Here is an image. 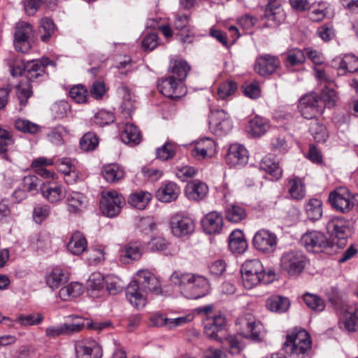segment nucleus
<instances>
[{
	"label": "nucleus",
	"instance_id": "1",
	"mask_svg": "<svg viewBox=\"0 0 358 358\" xmlns=\"http://www.w3.org/2000/svg\"><path fill=\"white\" fill-rule=\"evenodd\" d=\"M284 348L287 353L296 358H303L311 348V340L304 329H295L287 336Z\"/></svg>",
	"mask_w": 358,
	"mask_h": 358
},
{
	"label": "nucleus",
	"instance_id": "2",
	"mask_svg": "<svg viewBox=\"0 0 358 358\" xmlns=\"http://www.w3.org/2000/svg\"><path fill=\"white\" fill-rule=\"evenodd\" d=\"M241 273L242 284L248 289L263 281L265 276V271L262 262L256 259L246 260L241 266Z\"/></svg>",
	"mask_w": 358,
	"mask_h": 358
},
{
	"label": "nucleus",
	"instance_id": "3",
	"mask_svg": "<svg viewBox=\"0 0 358 358\" xmlns=\"http://www.w3.org/2000/svg\"><path fill=\"white\" fill-rule=\"evenodd\" d=\"M306 257L298 250L285 252L280 257V268L290 275L301 273L305 268Z\"/></svg>",
	"mask_w": 358,
	"mask_h": 358
},
{
	"label": "nucleus",
	"instance_id": "4",
	"mask_svg": "<svg viewBox=\"0 0 358 358\" xmlns=\"http://www.w3.org/2000/svg\"><path fill=\"white\" fill-rule=\"evenodd\" d=\"M125 204V200L122 194L115 190L103 192L100 201V207L104 215L108 217H115L120 212Z\"/></svg>",
	"mask_w": 358,
	"mask_h": 358
},
{
	"label": "nucleus",
	"instance_id": "5",
	"mask_svg": "<svg viewBox=\"0 0 358 358\" xmlns=\"http://www.w3.org/2000/svg\"><path fill=\"white\" fill-rule=\"evenodd\" d=\"M252 244L259 252L268 254L275 250L278 238L271 231L262 229L255 233L252 239Z\"/></svg>",
	"mask_w": 358,
	"mask_h": 358
},
{
	"label": "nucleus",
	"instance_id": "6",
	"mask_svg": "<svg viewBox=\"0 0 358 358\" xmlns=\"http://www.w3.org/2000/svg\"><path fill=\"white\" fill-rule=\"evenodd\" d=\"M209 128L217 136L227 134L232 129L229 115L222 109L212 111L209 117Z\"/></svg>",
	"mask_w": 358,
	"mask_h": 358
},
{
	"label": "nucleus",
	"instance_id": "7",
	"mask_svg": "<svg viewBox=\"0 0 358 358\" xmlns=\"http://www.w3.org/2000/svg\"><path fill=\"white\" fill-rule=\"evenodd\" d=\"M236 324L240 326L241 334L245 338L259 340L264 331L262 324L256 320L252 315H245L239 317Z\"/></svg>",
	"mask_w": 358,
	"mask_h": 358
},
{
	"label": "nucleus",
	"instance_id": "8",
	"mask_svg": "<svg viewBox=\"0 0 358 358\" xmlns=\"http://www.w3.org/2000/svg\"><path fill=\"white\" fill-rule=\"evenodd\" d=\"M33 29L30 24L24 22L16 24L14 33V46L17 51L27 52L31 48V37Z\"/></svg>",
	"mask_w": 358,
	"mask_h": 358
},
{
	"label": "nucleus",
	"instance_id": "9",
	"mask_svg": "<svg viewBox=\"0 0 358 358\" xmlns=\"http://www.w3.org/2000/svg\"><path fill=\"white\" fill-rule=\"evenodd\" d=\"M299 109L305 118L313 119L322 113L323 106L318 95L311 93L301 98Z\"/></svg>",
	"mask_w": 358,
	"mask_h": 358
},
{
	"label": "nucleus",
	"instance_id": "10",
	"mask_svg": "<svg viewBox=\"0 0 358 358\" xmlns=\"http://www.w3.org/2000/svg\"><path fill=\"white\" fill-rule=\"evenodd\" d=\"M134 282L145 292L159 295L162 293L161 284L158 278L148 270H140L136 274Z\"/></svg>",
	"mask_w": 358,
	"mask_h": 358
},
{
	"label": "nucleus",
	"instance_id": "11",
	"mask_svg": "<svg viewBox=\"0 0 358 358\" xmlns=\"http://www.w3.org/2000/svg\"><path fill=\"white\" fill-rule=\"evenodd\" d=\"M159 92L172 99H179L187 93V90L182 82L177 80L173 76L162 79L158 84Z\"/></svg>",
	"mask_w": 358,
	"mask_h": 358
},
{
	"label": "nucleus",
	"instance_id": "12",
	"mask_svg": "<svg viewBox=\"0 0 358 358\" xmlns=\"http://www.w3.org/2000/svg\"><path fill=\"white\" fill-rule=\"evenodd\" d=\"M331 206L338 211L349 212L353 207L352 197L345 187H339L329 196Z\"/></svg>",
	"mask_w": 358,
	"mask_h": 358
},
{
	"label": "nucleus",
	"instance_id": "13",
	"mask_svg": "<svg viewBox=\"0 0 358 358\" xmlns=\"http://www.w3.org/2000/svg\"><path fill=\"white\" fill-rule=\"evenodd\" d=\"M170 228L176 237H182L192 234L194 230V222L189 217L176 213L171 217Z\"/></svg>",
	"mask_w": 358,
	"mask_h": 358
},
{
	"label": "nucleus",
	"instance_id": "14",
	"mask_svg": "<svg viewBox=\"0 0 358 358\" xmlns=\"http://www.w3.org/2000/svg\"><path fill=\"white\" fill-rule=\"evenodd\" d=\"M301 242L307 250L313 252L322 251L328 245L326 236L318 231H309L301 237Z\"/></svg>",
	"mask_w": 358,
	"mask_h": 358
},
{
	"label": "nucleus",
	"instance_id": "15",
	"mask_svg": "<svg viewBox=\"0 0 358 358\" xmlns=\"http://www.w3.org/2000/svg\"><path fill=\"white\" fill-rule=\"evenodd\" d=\"M76 358H101L102 350L94 340L78 341L75 344Z\"/></svg>",
	"mask_w": 358,
	"mask_h": 358
},
{
	"label": "nucleus",
	"instance_id": "16",
	"mask_svg": "<svg viewBox=\"0 0 358 358\" xmlns=\"http://www.w3.org/2000/svg\"><path fill=\"white\" fill-rule=\"evenodd\" d=\"M208 289L209 284L208 280L201 275L193 274V279L189 280L184 296L187 299H197L205 296L208 293Z\"/></svg>",
	"mask_w": 358,
	"mask_h": 358
},
{
	"label": "nucleus",
	"instance_id": "17",
	"mask_svg": "<svg viewBox=\"0 0 358 358\" xmlns=\"http://www.w3.org/2000/svg\"><path fill=\"white\" fill-rule=\"evenodd\" d=\"M216 153V145L213 140L206 138L198 141L191 150L192 156L198 161L211 158Z\"/></svg>",
	"mask_w": 358,
	"mask_h": 358
},
{
	"label": "nucleus",
	"instance_id": "18",
	"mask_svg": "<svg viewBox=\"0 0 358 358\" xmlns=\"http://www.w3.org/2000/svg\"><path fill=\"white\" fill-rule=\"evenodd\" d=\"M41 192L44 199L52 204L59 203L66 196L65 187L59 184L43 182L41 186Z\"/></svg>",
	"mask_w": 358,
	"mask_h": 358
},
{
	"label": "nucleus",
	"instance_id": "19",
	"mask_svg": "<svg viewBox=\"0 0 358 358\" xmlns=\"http://www.w3.org/2000/svg\"><path fill=\"white\" fill-rule=\"evenodd\" d=\"M279 66L280 61L276 57L264 55L257 59L255 70L258 74L266 76L275 72Z\"/></svg>",
	"mask_w": 358,
	"mask_h": 358
},
{
	"label": "nucleus",
	"instance_id": "20",
	"mask_svg": "<svg viewBox=\"0 0 358 358\" xmlns=\"http://www.w3.org/2000/svg\"><path fill=\"white\" fill-rule=\"evenodd\" d=\"M332 66L338 70L339 76L354 73L358 71V58L350 54L343 57H336L332 61Z\"/></svg>",
	"mask_w": 358,
	"mask_h": 358
},
{
	"label": "nucleus",
	"instance_id": "21",
	"mask_svg": "<svg viewBox=\"0 0 358 358\" xmlns=\"http://www.w3.org/2000/svg\"><path fill=\"white\" fill-rule=\"evenodd\" d=\"M339 322L348 331H358V304L347 306L340 317Z\"/></svg>",
	"mask_w": 358,
	"mask_h": 358
},
{
	"label": "nucleus",
	"instance_id": "22",
	"mask_svg": "<svg viewBox=\"0 0 358 358\" xmlns=\"http://www.w3.org/2000/svg\"><path fill=\"white\" fill-rule=\"evenodd\" d=\"M203 231L208 234H220L223 229V217L220 213L213 211L202 220Z\"/></svg>",
	"mask_w": 358,
	"mask_h": 358
},
{
	"label": "nucleus",
	"instance_id": "23",
	"mask_svg": "<svg viewBox=\"0 0 358 358\" xmlns=\"http://www.w3.org/2000/svg\"><path fill=\"white\" fill-rule=\"evenodd\" d=\"M226 160L231 166L246 164L248 160V150L242 145L233 144L229 148Z\"/></svg>",
	"mask_w": 358,
	"mask_h": 358
},
{
	"label": "nucleus",
	"instance_id": "24",
	"mask_svg": "<svg viewBox=\"0 0 358 358\" xmlns=\"http://www.w3.org/2000/svg\"><path fill=\"white\" fill-rule=\"evenodd\" d=\"M285 14L278 2H269L264 11V17L268 27H275L285 20Z\"/></svg>",
	"mask_w": 358,
	"mask_h": 358
},
{
	"label": "nucleus",
	"instance_id": "25",
	"mask_svg": "<svg viewBox=\"0 0 358 358\" xmlns=\"http://www.w3.org/2000/svg\"><path fill=\"white\" fill-rule=\"evenodd\" d=\"M180 194V187L173 182L163 183L156 192V197L162 202L176 201Z\"/></svg>",
	"mask_w": 358,
	"mask_h": 358
},
{
	"label": "nucleus",
	"instance_id": "26",
	"mask_svg": "<svg viewBox=\"0 0 358 358\" xmlns=\"http://www.w3.org/2000/svg\"><path fill=\"white\" fill-rule=\"evenodd\" d=\"M50 64H53V62L48 58L28 62L24 67L27 72V78H25L30 81L38 78L44 73L45 66Z\"/></svg>",
	"mask_w": 358,
	"mask_h": 358
},
{
	"label": "nucleus",
	"instance_id": "27",
	"mask_svg": "<svg viewBox=\"0 0 358 358\" xmlns=\"http://www.w3.org/2000/svg\"><path fill=\"white\" fill-rule=\"evenodd\" d=\"M226 324L225 317L221 313H217L206 320L204 325L205 335L212 339H217V333Z\"/></svg>",
	"mask_w": 358,
	"mask_h": 358
},
{
	"label": "nucleus",
	"instance_id": "28",
	"mask_svg": "<svg viewBox=\"0 0 358 358\" xmlns=\"http://www.w3.org/2000/svg\"><path fill=\"white\" fill-rule=\"evenodd\" d=\"M66 203L70 213L80 214L87 208V200L86 196L78 192H72L67 195Z\"/></svg>",
	"mask_w": 358,
	"mask_h": 358
},
{
	"label": "nucleus",
	"instance_id": "29",
	"mask_svg": "<svg viewBox=\"0 0 358 358\" xmlns=\"http://www.w3.org/2000/svg\"><path fill=\"white\" fill-rule=\"evenodd\" d=\"M141 290L142 289L134 282L128 285L126 290V297L127 300L136 308H143L147 302L145 294H143Z\"/></svg>",
	"mask_w": 358,
	"mask_h": 358
},
{
	"label": "nucleus",
	"instance_id": "30",
	"mask_svg": "<svg viewBox=\"0 0 358 358\" xmlns=\"http://www.w3.org/2000/svg\"><path fill=\"white\" fill-rule=\"evenodd\" d=\"M208 192L207 185L200 180H193L189 182L185 187V194L187 198L193 201L203 199Z\"/></svg>",
	"mask_w": 358,
	"mask_h": 358
},
{
	"label": "nucleus",
	"instance_id": "31",
	"mask_svg": "<svg viewBox=\"0 0 358 358\" xmlns=\"http://www.w3.org/2000/svg\"><path fill=\"white\" fill-rule=\"evenodd\" d=\"M87 248V241L84 234L79 231L73 232L67 244L68 250L74 255H80Z\"/></svg>",
	"mask_w": 358,
	"mask_h": 358
},
{
	"label": "nucleus",
	"instance_id": "32",
	"mask_svg": "<svg viewBox=\"0 0 358 358\" xmlns=\"http://www.w3.org/2000/svg\"><path fill=\"white\" fill-rule=\"evenodd\" d=\"M142 253L143 247L140 243H129L120 251V260L124 263H129V260L136 261L141 258Z\"/></svg>",
	"mask_w": 358,
	"mask_h": 358
},
{
	"label": "nucleus",
	"instance_id": "33",
	"mask_svg": "<svg viewBox=\"0 0 358 358\" xmlns=\"http://www.w3.org/2000/svg\"><path fill=\"white\" fill-rule=\"evenodd\" d=\"M346 221L342 217H334L327 224V232L335 238L343 240L346 236Z\"/></svg>",
	"mask_w": 358,
	"mask_h": 358
},
{
	"label": "nucleus",
	"instance_id": "34",
	"mask_svg": "<svg viewBox=\"0 0 358 358\" xmlns=\"http://www.w3.org/2000/svg\"><path fill=\"white\" fill-rule=\"evenodd\" d=\"M288 193L295 200H301L306 196V185L303 180L298 176H293L288 180Z\"/></svg>",
	"mask_w": 358,
	"mask_h": 358
},
{
	"label": "nucleus",
	"instance_id": "35",
	"mask_svg": "<svg viewBox=\"0 0 358 358\" xmlns=\"http://www.w3.org/2000/svg\"><path fill=\"white\" fill-rule=\"evenodd\" d=\"M229 248L234 253H243L247 248L248 243L244 235L241 230L233 231L229 238Z\"/></svg>",
	"mask_w": 358,
	"mask_h": 358
},
{
	"label": "nucleus",
	"instance_id": "36",
	"mask_svg": "<svg viewBox=\"0 0 358 358\" xmlns=\"http://www.w3.org/2000/svg\"><path fill=\"white\" fill-rule=\"evenodd\" d=\"M84 291L82 284L74 282L62 287L59 292V297L63 301H71L81 295Z\"/></svg>",
	"mask_w": 358,
	"mask_h": 358
},
{
	"label": "nucleus",
	"instance_id": "37",
	"mask_svg": "<svg viewBox=\"0 0 358 358\" xmlns=\"http://www.w3.org/2000/svg\"><path fill=\"white\" fill-rule=\"evenodd\" d=\"M260 169L268 173L274 180L281 178L282 171L272 155L265 156L260 163Z\"/></svg>",
	"mask_w": 358,
	"mask_h": 358
},
{
	"label": "nucleus",
	"instance_id": "38",
	"mask_svg": "<svg viewBox=\"0 0 358 358\" xmlns=\"http://www.w3.org/2000/svg\"><path fill=\"white\" fill-rule=\"evenodd\" d=\"M101 173L105 180L110 183H115L120 180L124 176V171L116 164L104 166L102 168Z\"/></svg>",
	"mask_w": 358,
	"mask_h": 358
},
{
	"label": "nucleus",
	"instance_id": "39",
	"mask_svg": "<svg viewBox=\"0 0 358 358\" xmlns=\"http://www.w3.org/2000/svg\"><path fill=\"white\" fill-rule=\"evenodd\" d=\"M121 139L125 144L132 145L138 144L141 142V137L137 127L134 124H126L121 134Z\"/></svg>",
	"mask_w": 358,
	"mask_h": 358
},
{
	"label": "nucleus",
	"instance_id": "40",
	"mask_svg": "<svg viewBox=\"0 0 358 358\" xmlns=\"http://www.w3.org/2000/svg\"><path fill=\"white\" fill-rule=\"evenodd\" d=\"M68 278L63 270L55 268L45 275V282L52 289H57L61 285L66 282Z\"/></svg>",
	"mask_w": 358,
	"mask_h": 358
},
{
	"label": "nucleus",
	"instance_id": "41",
	"mask_svg": "<svg viewBox=\"0 0 358 358\" xmlns=\"http://www.w3.org/2000/svg\"><path fill=\"white\" fill-rule=\"evenodd\" d=\"M289 301L287 298L281 296H272L266 302L267 308L275 313H284L289 308Z\"/></svg>",
	"mask_w": 358,
	"mask_h": 358
},
{
	"label": "nucleus",
	"instance_id": "42",
	"mask_svg": "<svg viewBox=\"0 0 358 358\" xmlns=\"http://www.w3.org/2000/svg\"><path fill=\"white\" fill-rule=\"evenodd\" d=\"M306 61L304 49L292 48L285 53V65L287 68H292L303 64Z\"/></svg>",
	"mask_w": 358,
	"mask_h": 358
},
{
	"label": "nucleus",
	"instance_id": "43",
	"mask_svg": "<svg viewBox=\"0 0 358 358\" xmlns=\"http://www.w3.org/2000/svg\"><path fill=\"white\" fill-rule=\"evenodd\" d=\"M58 169L66 176H71L72 179H66L67 182L76 181L78 174L76 168V162L70 158H63L58 162Z\"/></svg>",
	"mask_w": 358,
	"mask_h": 358
},
{
	"label": "nucleus",
	"instance_id": "44",
	"mask_svg": "<svg viewBox=\"0 0 358 358\" xmlns=\"http://www.w3.org/2000/svg\"><path fill=\"white\" fill-rule=\"evenodd\" d=\"M269 129L267 121L261 117L256 116L249 122L248 132L255 137L264 134Z\"/></svg>",
	"mask_w": 358,
	"mask_h": 358
},
{
	"label": "nucleus",
	"instance_id": "45",
	"mask_svg": "<svg viewBox=\"0 0 358 358\" xmlns=\"http://www.w3.org/2000/svg\"><path fill=\"white\" fill-rule=\"evenodd\" d=\"M152 199V194L148 192H136L129 198V203L133 207L143 210L146 208Z\"/></svg>",
	"mask_w": 358,
	"mask_h": 358
},
{
	"label": "nucleus",
	"instance_id": "46",
	"mask_svg": "<svg viewBox=\"0 0 358 358\" xmlns=\"http://www.w3.org/2000/svg\"><path fill=\"white\" fill-rule=\"evenodd\" d=\"M16 94L21 106H24L28 99L32 95L31 81L22 78L16 87Z\"/></svg>",
	"mask_w": 358,
	"mask_h": 358
},
{
	"label": "nucleus",
	"instance_id": "47",
	"mask_svg": "<svg viewBox=\"0 0 358 358\" xmlns=\"http://www.w3.org/2000/svg\"><path fill=\"white\" fill-rule=\"evenodd\" d=\"M192 279H193V274L189 273L175 271L171 275V281L179 287L183 296H185L186 289L188 287L189 280Z\"/></svg>",
	"mask_w": 358,
	"mask_h": 358
},
{
	"label": "nucleus",
	"instance_id": "48",
	"mask_svg": "<svg viewBox=\"0 0 358 358\" xmlns=\"http://www.w3.org/2000/svg\"><path fill=\"white\" fill-rule=\"evenodd\" d=\"M306 212L309 220L315 221L322 215V201L317 199H311L306 204Z\"/></svg>",
	"mask_w": 358,
	"mask_h": 358
},
{
	"label": "nucleus",
	"instance_id": "49",
	"mask_svg": "<svg viewBox=\"0 0 358 358\" xmlns=\"http://www.w3.org/2000/svg\"><path fill=\"white\" fill-rule=\"evenodd\" d=\"M56 29L54 22L48 17H43L41 20L39 32L41 39L43 42H48Z\"/></svg>",
	"mask_w": 358,
	"mask_h": 358
},
{
	"label": "nucleus",
	"instance_id": "50",
	"mask_svg": "<svg viewBox=\"0 0 358 358\" xmlns=\"http://www.w3.org/2000/svg\"><path fill=\"white\" fill-rule=\"evenodd\" d=\"M226 217L229 222L238 223L246 217V212L238 205H229L226 209Z\"/></svg>",
	"mask_w": 358,
	"mask_h": 358
},
{
	"label": "nucleus",
	"instance_id": "51",
	"mask_svg": "<svg viewBox=\"0 0 358 358\" xmlns=\"http://www.w3.org/2000/svg\"><path fill=\"white\" fill-rule=\"evenodd\" d=\"M237 90V84L232 80H227L222 82L217 87V96L219 99H225L233 95Z\"/></svg>",
	"mask_w": 358,
	"mask_h": 358
},
{
	"label": "nucleus",
	"instance_id": "52",
	"mask_svg": "<svg viewBox=\"0 0 358 358\" xmlns=\"http://www.w3.org/2000/svg\"><path fill=\"white\" fill-rule=\"evenodd\" d=\"M303 299L306 305L315 311L321 312L325 308L324 300L315 294L306 293Z\"/></svg>",
	"mask_w": 358,
	"mask_h": 358
},
{
	"label": "nucleus",
	"instance_id": "53",
	"mask_svg": "<svg viewBox=\"0 0 358 358\" xmlns=\"http://www.w3.org/2000/svg\"><path fill=\"white\" fill-rule=\"evenodd\" d=\"M171 68L173 78L181 82L187 77L189 71V66L184 61H175Z\"/></svg>",
	"mask_w": 358,
	"mask_h": 358
},
{
	"label": "nucleus",
	"instance_id": "54",
	"mask_svg": "<svg viewBox=\"0 0 358 358\" xmlns=\"http://www.w3.org/2000/svg\"><path fill=\"white\" fill-rule=\"evenodd\" d=\"M43 320V316L41 313L19 315L15 321L22 327L34 326L39 324Z\"/></svg>",
	"mask_w": 358,
	"mask_h": 358
},
{
	"label": "nucleus",
	"instance_id": "55",
	"mask_svg": "<svg viewBox=\"0 0 358 358\" xmlns=\"http://www.w3.org/2000/svg\"><path fill=\"white\" fill-rule=\"evenodd\" d=\"M105 280L106 276H103L101 273H93L87 280L88 288L92 291H103Z\"/></svg>",
	"mask_w": 358,
	"mask_h": 358
},
{
	"label": "nucleus",
	"instance_id": "56",
	"mask_svg": "<svg viewBox=\"0 0 358 358\" xmlns=\"http://www.w3.org/2000/svg\"><path fill=\"white\" fill-rule=\"evenodd\" d=\"M99 144V140L96 135L94 133L85 134L80 141V148L85 152L94 150Z\"/></svg>",
	"mask_w": 358,
	"mask_h": 358
},
{
	"label": "nucleus",
	"instance_id": "57",
	"mask_svg": "<svg viewBox=\"0 0 358 358\" xmlns=\"http://www.w3.org/2000/svg\"><path fill=\"white\" fill-rule=\"evenodd\" d=\"M310 131L317 142H324L328 137L326 127L316 121L311 123L310 126Z\"/></svg>",
	"mask_w": 358,
	"mask_h": 358
},
{
	"label": "nucleus",
	"instance_id": "58",
	"mask_svg": "<svg viewBox=\"0 0 358 358\" xmlns=\"http://www.w3.org/2000/svg\"><path fill=\"white\" fill-rule=\"evenodd\" d=\"M56 0H24V8L26 13L29 15H34L38 10L41 4L48 5L54 4Z\"/></svg>",
	"mask_w": 358,
	"mask_h": 358
},
{
	"label": "nucleus",
	"instance_id": "59",
	"mask_svg": "<svg viewBox=\"0 0 358 358\" xmlns=\"http://www.w3.org/2000/svg\"><path fill=\"white\" fill-rule=\"evenodd\" d=\"M15 127L20 131L29 134H36L39 131V126L27 120L17 119L15 122Z\"/></svg>",
	"mask_w": 358,
	"mask_h": 358
},
{
	"label": "nucleus",
	"instance_id": "60",
	"mask_svg": "<svg viewBox=\"0 0 358 358\" xmlns=\"http://www.w3.org/2000/svg\"><path fill=\"white\" fill-rule=\"evenodd\" d=\"M120 94L122 96V103L121 107L123 110L129 113L134 108V100L129 89L126 86H122L120 88Z\"/></svg>",
	"mask_w": 358,
	"mask_h": 358
},
{
	"label": "nucleus",
	"instance_id": "61",
	"mask_svg": "<svg viewBox=\"0 0 358 358\" xmlns=\"http://www.w3.org/2000/svg\"><path fill=\"white\" fill-rule=\"evenodd\" d=\"M157 158L165 161L171 159L175 155V145L171 143H166L156 150Z\"/></svg>",
	"mask_w": 358,
	"mask_h": 358
},
{
	"label": "nucleus",
	"instance_id": "62",
	"mask_svg": "<svg viewBox=\"0 0 358 358\" xmlns=\"http://www.w3.org/2000/svg\"><path fill=\"white\" fill-rule=\"evenodd\" d=\"M320 99L321 104L323 102L328 107L334 106L337 100L336 92L334 90L325 87L321 92Z\"/></svg>",
	"mask_w": 358,
	"mask_h": 358
},
{
	"label": "nucleus",
	"instance_id": "63",
	"mask_svg": "<svg viewBox=\"0 0 358 358\" xmlns=\"http://www.w3.org/2000/svg\"><path fill=\"white\" fill-rule=\"evenodd\" d=\"M197 173V169L193 166H182L176 169V175L181 181H186Z\"/></svg>",
	"mask_w": 358,
	"mask_h": 358
},
{
	"label": "nucleus",
	"instance_id": "64",
	"mask_svg": "<svg viewBox=\"0 0 358 358\" xmlns=\"http://www.w3.org/2000/svg\"><path fill=\"white\" fill-rule=\"evenodd\" d=\"M87 94V90L82 85L74 86L69 92L70 97L78 103L86 102Z\"/></svg>",
	"mask_w": 358,
	"mask_h": 358
}]
</instances>
